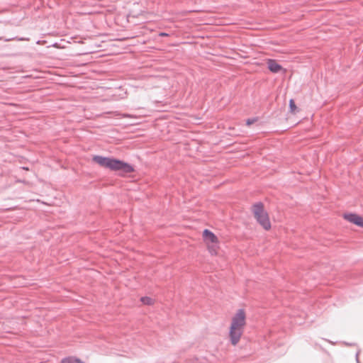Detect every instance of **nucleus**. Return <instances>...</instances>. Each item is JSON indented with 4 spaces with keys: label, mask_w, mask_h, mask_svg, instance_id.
I'll list each match as a JSON object with an SVG mask.
<instances>
[{
    "label": "nucleus",
    "mask_w": 363,
    "mask_h": 363,
    "mask_svg": "<svg viewBox=\"0 0 363 363\" xmlns=\"http://www.w3.org/2000/svg\"><path fill=\"white\" fill-rule=\"evenodd\" d=\"M252 211L257 223L266 230L271 228L267 212L264 210V204L262 202H257L252 206Z\"/></svg>",
    "instance_id": "7ed1b4c3"
},
{
    "label": "nucleus",
    "mask_w": 363,
    "mask_h": 363,
    "mask_svg": "<svg viewBox=\"0 0 363 363\" xmlns=\"http://www.w3.org/2000/svg\"><path fill=\"white\" fill-rule=\"evenodd\" d=\"M359 353V352H357L356 354V360H357V363H359V359H358Z\"/></svg>",
    "instance_id": "f8f14e48"
},
{
    "label": "nucleus",
    "mask_w": 363,
    "mask_h": 363,
    "mask_svg": "<svg viewBox=\"0 0 363 363\" xmlns=\"http://www.w3.org/2000/svg\"><path fill=\"white\" fill-rule=\"evenodd\" d=\"M159 35H160V36H167V35H168V34H167V33H160Z\"/></svg>",
    "instance_id": "9b49d317"
},
{
    "label": "nucleus",
    "mask_w": 363,
    "mask_h": 363,
    "mask_svg": "<svg viewBox=\"0 0 363 363\" xmlns=\"http://www.w3.org/2000/svg\"><path fill=\"white\" fill-rule=\"evenodd\" d=\"M93 161L102 167L112 171H118L121 174H129L134 172V168L131 164L118 159L95 155L93 157Z\"/></svg>",
    "instance_id": "f257e3e1"
},
{
    "label": "nucleus",
    "mask_w": 363,
    "mask_h": 363,
    "mask_svg": "<svg viewBox=\"0 0 363 363\" xmlns=\"http://www.w3.org/2000/svg\"><path fill=\"white\" fill-rule=\"evenodd\" d=\"M140 301L144 305H147V306H150V305L153 304V303H154L152 298H151L150 297H148V296L141 297L140 298Z\"/></svg>",
    "instance_id": "6e6552de"
},
{
    "label": "nucleus",
    "mask_w": 363,
    "mask_h": 363,
    "mask_svg": "<svg viewBox=\"0 0 363 363\" xmlns=\"http://www.w3.org/2000/svg\"><path fill=\"white\" fill-rule=\"evenodd\" d=\"M203 237L205 240L210 241L212 243H216L218 242V238L213 233L208 229H205L203 232Z\"/></svg>",
    "instance_id": "423d86ee"
},
{
    "label": "nucleus",
    "mask_w": 363,
    "mask_h": 363,
    "mask_svg": "<svg viewBox=\"0 0 363 363\" xmlns=\"http://www.w3.org/2000/svg\"><path fill=\"white\" fill-rule=\"evenodd\" d=\"M359 227L363 228V218H362V222L360 223V225Z\"/></svg>",
    "instance_id": "ddd939ff"
},
{
    "label": "nucleus",
    "mask_w": 363,
    "mask_h": 363,
    "mask_svg": "<svg viewBox=\"0 0 363 363\" xmlns=\"http://www.w3.org/2000/svg\"><path fill=\"white\" fill-rule=\"evenodd\" d=\"M289 109H290V112L292 113H294L296 110L297 109L295 101L292 99H290V101H289Z\"/></svg>",
    "instance_id": "1a4fd4ad"
},
{
    "label": "nucleus",
    "mask_w": 363,
    "mask_h": 363,
    "mask_svg": "<svg viewBox=\"0 0 363 363\" xmlns=\"http://www.w3.org/2000/svg\"><path fill=\"white\" fill-rule=\"evenodd\" d=\"M62 363H85L79 358L74 356L65 357L61 361Z\"/></svg>",
    "instance_id": "0eeeda50"
},
{
    "label": "nucleus",
    "mask_w": 363,
    "mask_h": 363,
    "mask_svg": "<svg viewBox=\"0 0 363 363\" xmlns=\"http://www.w3.org/2000/svg\"><path fill=\"white\" fill-rule=\"evenodd\" d=\"M267 67L273 73H279L282 69V67L273 59H269L267 60Z\"/></svg>",
    "instance_id": "39448f33"
},
{
    "label": "nucleus",
    "mask_w": 363,
    "mask_h": 363,
    "mask_svg": "<svg viewBox=\"0 0 363 363\" xmlns=\"http://www.w3.org/2000/svg\"><path fill=\"white\" fill-rule=\"evenodd\" d=\"M245 325V312L243 309H239L232 318L230 327L229 337L233 345H236L243 333Z\"/></svg>",
    "instance_id": "f03ea898"
},
{
    "label": "nucleus",
    "mask_w": 363,
    "mask_h": 363,
    "mask_svg": "<svg viewBox=\"0 0 363 363\" xmlns=\"http://www.w3.org/2000/svg\"><path fill=\"white\" fill-rule=\"evenodd\" d=\"M344 218L345 220H347V221H349L357 226H359L363 217L358 214H356V213H345Z\"/></svg>",
    "instance_id": "20e7f679"
},
{
    "label": "nucleus",
    "mask_w": 363,
    "mask_h": 363,
    "mask_svg": "<svg viewBox=\"0 0 363 363\" xmlns=\"http://www.w3.org/2000/svg\"><path fill=\"white\" fill-rule=\"evenodd\" d=\"M257 120H258V118H257V117L247 118L246 120V125H250L253 124L254 123H255L256 121H257Z\"/></svg>",
    "instance_id": "9d476101"
}]
</instances>
